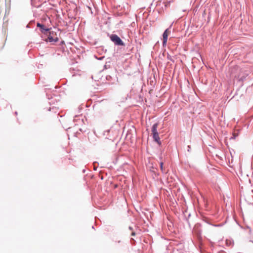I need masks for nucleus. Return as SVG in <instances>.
<instances>
[{
  "mask_svg": "<svg viewBox=\"0 0 253 253\" xmlns=\"http://www.w3.org/2000/svg\"><path fill=\"white\" fill-rule=\"evenodd\" d=\"M111 40L117 45H124V42L117 35L113 34L110 36Z\"/></svg>",
  "mask_w": 253,
  "mask_h": 253,
  "instance_id": "1",
  "label": "nucleus"
},
{
  "mask_svg": "<svg viewBox=\"0 0 253 253\" xmlns=\"http://www.w3.org/2000/svg\"><path fill=\"white\" fill-rule=\"evenodd\" d=\"M169 29H166L163 34V45L165 46L168 40Z\"/></svg>",
  "mask_w": 253,
  "mask_h": 253,
  "instance_id": "2",
  "label": "nucleus"
},
{
  "mask_svg": "<svg viewBox=\"0 0 253 253\" xmlns=\"http://www.w3.org/2000/svg\"><path fill=\"white\" fill-rule=\"evenodd\" d=\"M37 26L40 28V30L42 33L45 34L46 32L49 31V29L45 27V26L40 23H37Z\"/></svg>",
  "mask_w": 253,
  "mask_h": 253,
  "instance_id": "3",
  "label": "nucleus"
},
{
  "mask_svg": "<svg viewBox=\"0 0 253 253\" xmlns=\"http://www.w3.org/2000/svg\"><path fill=\"white\" fill-rule=\"evenodd\" d=\"M158 123H155L154 124L152 127V134H154V133H158V131H157V128H158Z\"/></svg>",
  "mask_w": 253,
  "mask_h": 253,
  "instance_id": "4",
  "label": "nucleus"
},
{
  "mask_svg": "<svg viewBox=\"0 0 253 253\" xmlns=\"http://www.w3.org/2000/svg\"><path fill=\"white\" fill-rule=\"evenodd\" d=\"M153 138L154 139V140L157 142H159V140L160 139V138H159V133H154V134H153Z\"/></svg>",
  "mask_w": 253,
  "mask_h": 253,
  "instance_id": "5",
  "label": "nucleus"
},
{
  "mask_svg": "<svg viewBox=\"0 0 253 253\" xmlns=\"http://www.w3.org/2000/svg\"><path fill=\"white\" fill-rule=\"evenodd\" d=\"M48 40L49 42H56L58 41V38H56V39H54L52 36L49 35L48 37Z\"/></svg>",
  "mask_w": 253,
  "mask_h": 253,
  "instance_id": "6",
  "label": "nucleus"
},
{
  "mask_svg": "<svg viewBox=\"0 0 253 253\" xmlns=\"http://www.w3.org/2000/svg\"><path fill=\"white\" fill-rule=\"evenodd\" d=\"M160 167H161V169L162 171L164 172L163 163V162H161Z\"/></svg>",
  "mask_w": 253,
  "mask_h": 253,
  "instance_id": "7",
  "label": "nucleus"
},
{
  "mask_svg": "<svg viewBox=\"0 0 253 253\" xmlns=\"http://www.w3.org/2000/svg\"><path fill=\"white\" fill-rule=\"evenodd\" d=\"M190 149H191V147H190V145H188V150H187V151H188V152H190Z\"/></svg>",
  "mask_w": 253,
  "mask_h": 253,
  "instance_id": "8",
  "label": "nucleus"
},
{
  "mask_svg": "<svg viewBox=\"0 0 253 253\" xmlns=\"http://www.w3.org/2000/svg\"><path fill=\"white\" fill-rule=\"evenodd\" d=\"M135 235V232H132L131 233V235H132V236H134Z\"/></svg>",
  "mask_w": 253,
  "mask_h": 253,
  "instance_id": "9",
  "label": "nucleus"
},
{
  "mask_svg": "<svg viewBox=\"0 0 253 253\" xmlns=\"http://www.w3.org/2000/svg\"><path fill=\"white\" fill-rule=\"evenodd\" d=\"M1 1V2H4V1H5V0H0V2Z\"/></svg>",
  "mask_w": 253,
  "mask_h": 253,
  "instance_id": "10",
  "label": "nucleus"
},
{
  "mask_svg": "<svg viewBox=\"0 0 253 253\" xmlns=\"http://www.w3.org/2000/svg\"><path fill=\"white\" fill-rule=\"evenodd\" d=\"M129 229L130 230H131V229H132V228H131V227H129Z\"/></svg>",
  "mask_w": 253,
  "mask_h": 253,
  "instance_id": "11",
  "label": "nucleus"
},
{
  "mask_svg": "<svg viewBox=\"0 0 253 253\" xmlns=\"http://www.w3.org/2000/svg\"><path fill=\"white\" fill-rule=\"evenodd\" d=\"M252 242L253 243V241H252Z\"/></svg>",
  "mask_w": 253,
  "mask_h": 253,
  "instance_id": "12",
  "label": "nucleus"
}]
</instances>
